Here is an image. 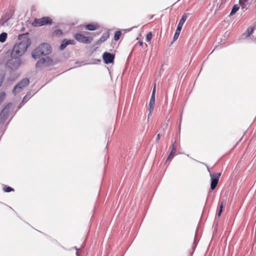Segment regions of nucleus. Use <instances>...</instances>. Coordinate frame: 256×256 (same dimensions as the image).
I'll use <instances>...</instances> for the list:
<instances>
[{"instance_id": "nucleus-16", "label": "nucleus", "mask_w": 256, "mask_h": 256, "mask_svg": "<svg viewBox=\"0 0 256 256\" xmlns=\"http://www.w3.org/2000/svg\"><path fill=\"white\" fill-rule=\"evenodd\" d=\"M98 28V25L96 24H90L85 26V28L89 30H94Z\"/></svg>"}, {"instance_id": "nucleus-15", "label": "nucleus", "mask_w": 256, "mask_h": 256, "mask_svg": "<svg viewBox=\"0 0 256 256\" xmlns=\"http://www.w3.org/2000/svg\"><path fill=\"white\" fill-rule=\"evenodd\" d=\"M109 32H108L103 33L100 38L98 40L97 44H100L105 42L109 37Z\"/></svg>"}, {"instance_id": "nucleus-29", "label": "nucleus", "mask_w": 256, "mask_h": 256, "mask_svg": "<svg viewBox=\"0 0 256 256\" xmlns=\"http://www.w3.org/2000/svg\"><path fill=\"white\" fill-rule=\"evenodd\" d=\"M160 134H158L157 135V136H156V142H158L159 140H160Z\"/></svg>"}, {"instance_id": "nucleus-13", "label": "nucleus", "mask_w": 256, "mask_h": 256, "mask_svg": "<svg viewBox=\"0 0 256 256\" xmlns=\"http://www.w3.org/2000/svg\"><path fill=\"white\" fill-rule=\"evenodd\" d=\"M76 42L74 40H64L60 44V48L61 50H64L68 44H74Z\"/></svg>"}, {"instance_id": "nucleus-24", "label": "nucleus", "mask_w": 256, "mask_h": 256, "mask_svg": "<svg viewBox=\"0 0 256 256\" xmlns=\"http://www.w3.org/2000/svg\"><path fill=\"white\" fill-rule=\"evenodd\" d=\"M62 34V32L60 30H57L54 32L52 35L54 36H60Z\"/></svg>"}, {"instance_id": "nucleus-1", "label": "nucleus", "mask_w": 256, "mask_h": 256, "mask_svg": "<svg viewBox=\"0 0 256 256\" xmlns=\"http://www.w3.org/2000/svg\"><path fill=\"white\" fill-rule=\"evenodd\" d=\"M30 44V40L28 38L19 43L16 44L11 52V56L20 58L24 54Z\"/></svg>"}, {"instance_id": "nucleus-18", "label": "nucleus", "mask_w": 256, "mask_h": 256, "mask_svg": "<svg viewBox=\"0 0 256 256\" xmlns=\"http://www.w3.org/2000/svg\"><path fill=\"white\" fill-rule=\"evenodd\" d=\"M122 36V32L120 30L116 31L114 33V40L116 41L118 40Z\"/></svg>"}, {"instance_id": "nucleus-21", "label": "nucleus", "mask_w": 256, "mask_h": 256, "mask_svg": "<svg viewBox=\"0 0 256 256\" xmlns=\"http://www.w3.org/2000/svg\"><path fill=\"white\" fill-rule=\"evenodd\" d=\"M176 142H174L172 144V148L171 150V154H176Z\"/></svg>"}, {"instance_id": "nucleus-3", "label": "nucleus", "mask_w": 256, "mask_h": 256, "mask_svg": "<svg viewBox=\"0 0 256 256\" xmlns=\"http://www.w3.org/2000/svg\"><path fill=\"white\" fill-rule=\"evenodd\" d=\"M14 108V106L12 103H8L5 106L0 114V123H4L8 118Z\"/></svg>"}, {"instance_id": "nucleus-31", "label": "nucleus", "mask_w": 256, "mask_h": 256, "mask_svg": "<svg viewBox=\"0 0 256 256\" xmlns=\"http://www.w3.org/2000/svg\"><path fill=\"white\" fill-rule=\"evenodd\" d=\"M138 43H139V44H140V46H143V42H142L140 41V42H138Z\"/></svg>"}, {"instance_id": "nucleus-20", "label": "nucleus", "mask_w": 256, "mask_h": 256, "mask_svg": "<svg viewBox=\"0 0 256 256\" xmlns=\"http://www.w3.org/2000/svg\"><path fill=\"white\" fill-rule=\"evenodd\" d=\"M7 37V34L6 32H2L0 34V42H4L6 41Z\"/></svg>"}, {"instance_id": "nucleus-23", "label": "nucleus", "mask_w": 256, "mask_h": 256, "mask_svg": "<svg viewBox=\"0 0 256 256\" xmlns=\"http://www.w3.org/2000/svg\"><path fill=\"white\" fill-rule=\"evenodd\" d=\"M224 206V202H221L220 205V208H219L218 212V216H220V214H222V212Z\"/></svg>"}, {"instance_id": "nucleus-14", "label": "nucleus", "mask_w": 256, "mask_h": 256, "mask_svg": "<svg viewBox=\"0 0 256 256\" xmlns=\"http://www.w3.org/2000/svg\"><path fill=\"white\" fill-rule=\"evenodd\" d=\"M239 2L242 10L247 9L251 4V2L250 0H240Z\"/></svg>"}, {"instance_id": "nucleus-22", "label": "nucleus", "mask_w": 256, "mask_h": 256, "mask_svg": "<svg viewBox=\"0 0 256 256\" xmlns=\"http://www.w3.org/2000/svg\"><path fill=\"white\" fill-rule=\"evenodd\" d=\"M6 96V94L4 92H0V103L2 102L5 99Z\"/></svg>"}, {"instance_id": "nucleus-10", "label": "nucleus", "mask_w": 256, "mask_h": 256, "mask_svg": "<svg viewBox=\"0 0 256 256\" xmlns=\"http://www.w3.org/2000/svg\"><path fill=\"white\" fill-rule=\"evenodd\" d=\"M102 57L105 64H108L114 62V54L108 52H105L103 54Z\"/></svg>"}, {"instance_id": "nucleus-27", "label": "nucleus", "mask_w": 256, "mask_h": 256, "mask_svg": "<svg viewBox=\"0 0 256 256\" xmlns=\"http://www.w3.org/2000/svg\"><path fill=\"white\" fill-rule=\"evenodd\" d=\"M175 154H171V152H170L169 156L167 158V160H170L173 158Z\"/></svg>"}, {"instance_id": "nucleus-7", "label": "nucleus", "mask_w": 256, "mask_h": 256, "mask_svg": "<svg viewBox=\"0 0 256 256\" xmlns=\"http://www.w3.org/2000/svg\"><path fill=\"white\" fill-rule=\"evenodd\" d=\"M74 38L77 41L83 44H90L93 40L92 36H86L81 33L76 34Z\"/></svg>"}, {"instance_id": "nucleus-28", "label": "nucleus", "mask_w": 256, "mask_h": 256, "mask_svg": "<svg viewBox=\"0 0 256 256\" xmlns=\"http://www.w3.org/2000/svg\"><path fill=\"white\" fill-rule=\"evenodd\" d=\"M156 84H154V88H153V90H152V95L155 96V94H156Z\"/></svg>"}, {"instance_id": "nucleus-11", "label": "nucleus", "mask_w": 256, "mask_h": 256, "mask_svg": "<svg viewBox=\"0 0 256 256\" xmlns=\"http://www.w3.org/2000/svg\"><path fill=\"white\" fill-rule=\"evenodd\" d=\"M30 80L28 78H23L20 82L14 88V92H15L17 89H22L25 86H28L29 84Z\"/></svg>"}, {"instance_id": "nucleus-19", "label": "nucleus", "mask_w": 256, "mask_h": 256, "mask_svg": "<svg viewBox=\"0 0 256 256\" xmlns=\"http://www.w3.org/2000/svg\"><path fill=\"white\" fill-rule=\"evenodd\" d=\"M239 9V6L238 4H235L232 7V11L230 13V16L234 15Z\"/></svg>"}, {"instance_id": "nucleus-17", "label": "nucleus", "mask_w": 256, "mask_h": 256, "mask_svg": "<svg viewBox=\"0 0 256 256\" xmlns=\"http://www.w3.org/2000/svg\"><path fill=\"white\" fill-rule=\"evenodd\" d=\"M254 28L252 27L248 28L246 31L243 34L245 37L249 36L252 32Z\"/></svg>"}, {"instance_id": "nucleus-25", "label": "nucleus", "mask_w": 256, "mask_h": 256, "mask_svg": "<svg viewBox=\"0 0 256 256\" xmlns=\"http://www.w3.org/2000/svg\"><path fill=\"white\" fill-rule=\"evenodd\" d=\"M3 190H4V192H10L12 191H14V190L12 188L10 187V186H5L4 187Z\"/></svg>"}, {"instance_id": "nucleus-4", "label": "nucleus", "mask_w": 256, "mask_h": 256, "mask_svg": "<svg viewBox=\"0 0 256 256\" xmlns=\"http://www.w3.org/2000/svg\"><path fill=\"white\" fill-rule=\"evenodd\" d=\"M21 64V60L20 58L12 56L6 62V66L12 71L17 70Z\"/></svg>"}, {"instance_id": "nucleus-12", "label": "nucleus", "mask_w": 256, "mask_h": 256, "mask_svg": "<svg viewBox=\"0 0 256 256\" xmlns=\"http://www.w3.org/2000/svg\"><path fill=\"white\" fill-rule=\"evenodd\" d=\"M155 105V96L152 95L149 104H148V110H149V114L148 115V117L152 114L154 110V106Z\"/></svg>"}, {"instance_id": "nucleus-2", "label": "nucleus", "mask_w": 256, "mask_h": 256, "mask_svg": "<svg viewBox=\"0 0 256 256\" xmlns=\"http://www.w3.org/2000/svg\"><path fill=\"white\" fill-rule=\"evenodd\" d=\"M51 52L50 46L48 44H42L32 52V56L34 59L43 55L48 54Z\"/></svg>"}, {"instance_id": "nucleus-5", "label": "nucleus", "mask_w": 256, "mask_h": 256, "mask_svg": "<svg viewBox=\"0 0 256 256\" xmlns=\"http://www.w3.org/2000/svg\"><path fill=\"white\" fill-rule=\"evenodd\" d=\"M52 22V21L50 17L46 16L41 18H35L32 25L34 26H40L46 24H51Z\"/></svg>"}, {"instance_id": "nucleus-6", "label": "nucleus", "mask_w": 256, "mask_h": 256, "mask_svg": "<svg viewBox=\"0 0 256 256\" xmlns=\"http://www.w3.org/2000/svg\"><path fill=\"white\" fill-rule=\"evenodd\" d=\"M186 18H187V16L186 14H184L182 16L178 24L176 31L175 32V34L174 36V38H173L174 40H176L180 36V31L182 30V27L184 23L185 22Z\"/></svg>"}, {"instance_id": "nucleus-26", "label": "nucleus", "mask_w": 256, "mask_h": 256, "mask_svg": "<svg viewBox=\"0 0 256 256\" xmlns=\"http://www.w3.org/2000/svg\"><path fill=\"white\" fill-rule=\"evenodd\" d=\"M152 37V34L151 32H148L146 36V40L148 42H150Z\"/></svg>"}, {"instance_id": "nucleus-9", "label": "nucleus", "mask_w": 256, "mask_h": 256, "mask_svg": "<svg viewBox=\"0 0 256 256\" xmlns=\"http://www.w3.org/2000/svg\"><path fill=\"white\" fill-rule=\"evenodd\" d=\"M53 64V60L49 58H42L36 64V67H47Z\"/></svg>"}, {"instance_id": "nucleus-30", "label": "nucleus", "mask_w": 256, "mask_h": 256, "mask_svg": "<svg viewBox=\"0 0 256 256\" xmlns=\"http://www.w3.org/2000/svg\"><path fill=\"white\" fill-rule=\"evenodd\" d=\"M23 36L26 37L24 34H20L18 36V39L20 40Z\"/></svg>"}, {"instance_id": "nucleus-8", "label": "nucleus", "mask_w": 256, "mask_h": 256, "mask_svg": "<svg viewBox=\"0 0 256 256\" xmlns=\"http://www.w3.org/2000/svg\"><path fill=\"white\" fill-rule=\"evenodd\" d=\"M221 176L220 172H218V173H214V174H210V180H211V184H210V189L212 190H214L216 186L219 178Z\"/></svg>"}]
</instances>
